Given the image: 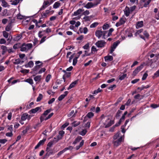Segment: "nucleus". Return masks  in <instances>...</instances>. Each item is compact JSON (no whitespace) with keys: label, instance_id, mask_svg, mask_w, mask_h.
Returning a JSON list of instances; mask_svg holds the SVG:
<instances>
[{"label":"nucleus","instance_id":"obj_1","mask_svg":"<svg viewBox=\"0 0 159 159\" xmlns=\"http://www.w3.org/2000/svg\"><path fill=\"white\" fill-rule=\"evenodd\" d=\"M51 109H48L45 111L41 115L40 117L41 122H42L44 120H46L51 117L54 114L52 112L49 114L48 116L46 117V116L51 112Z\"/></svg>","mask_w":159,"mask_h":159},{"label":"nucleus","instance_id":"obj_2","mask_svg":"<svg viewBox=\"0 0 159 159\" xmlns=\"http://www.w3.org/2000/svg\"><path fill=\"white\" fill-rule=\"evenodd\" d=\"M101 1V0H96V2L94 3L90 2H88L86 4H85L84 3H83L82 4V5H84L85 8L87 9H89L96 7L100 3Z\"/></svg>","mask_w":159,"mask_h":159},{"label":"nucleus","instance_id":"obj_3","mask_svg":"<svg viewBox=\"0 0 159 159\" xmlns=\"http://www.w3.org/2000/svg\"><path fill=\"white\" fill-rule=\"evenodd\" d=\"M114 123V120H111L108 117H107L105 121L103 123V125L105 128H107L111 126Z\"/></svg>","mask_w":159,"mask_h":159},{"label":"nucleus","instance_id":"obj_4","mask_svg":"<svg viewBox=\"0 0 159 159\" xmlns=\"http://www.w3.org/2000/svg\"><path fill=\"white\" fill-rule=\"evenodd\" d=\"M32 47L31 43L22 44L21 46L20 51L22 52H27L31 49Z\"/></svg>","mask_w":159,"mask_h":159},{"label":"nucleus","instance_id":"obj_5","mask_svg":"<svg viewBox=\"0 0 159 159\" xmlns=\"http://www.w3.org/2000/svg\"><path fill=\"white\" fill-rule=\"evenodd\" d=\"M107 31H102L101 30H98L95 32V34L96 36L99 39L102 36L103 39H106V34L107 33Z\"/></svg>","mask_w":159,"mask_h":159},{"label":"nucleus","instance_id":"obj_6","mask_svg":"<svg viewBox=\"0 0 159 159\" xmlns=\"http://www.w3.org/2000/svg\"><path fill=\"white\" fill-rule=\"evenodd\" d=\"M35 64L36 66L33 68V70L36 73L43 66V63L42 62L38 61H35Z\"/></svg>","mask_w":159,"mask_h":159},{"label":"nucleus","instance_id":"obj_7","mask_svg":"<svg viewBox=\"0 0 159 159\" xmlns=\"http://www.w3.org/2000/svg\"><path fill=\"white\" fill-rule=\"evenodd\" d=\"M127 20L126 18L125 17H122L120 18L119 21L117 22L116 24V26L117 27L120 26L124 24Z\"/></svg>","mask_w":159,"mask_h":159},{"label":"nucleus","instance_id":"obj_8","mask_svg":"<svg viewBox=\"0 0 159 159\" xmlns=\"http://www.w3.org/2000/svg\"><path fill=\"white\" fill-rule=\"evenodd\" d=\"M123 139V137L121 136L118 139L116 140H114L113 141V143L114 146L117 147L120 145Z\"/></svg>","mask_w":159,"mask_h":159},{"label":"nucleus","instance_id":"obj_9","mask_svg":"<svg viewBox=\"0 0 159 159\" xmlns=\"http://www.w3.org/2000/svg\"><path fill=\"white\" fill-rule=\"evenodd\" d=\"M106 43L104 40H99L96 42L95 45L98 47L102 48L105 46Z\"/></svg>","mask_w":159,"mask_h":159},{"label":"nucleus","instance_id":"obj_10","mask_svg":"<svg viewBox=\"0 0 159 159\" xmlns=\"http://www.w3.org/2000/svg\"><path fill=\"white\" fill-rule=\"evenodd\" d=\"M145 63L141 64L139 66L137 67L133 72V75L135 76L143 68Z\"/></svg>","mask_w":159,"mask_h":159},{"label":"nucleus","instance_id":"obj_11","mask_svg":"<svg viewBox=\"0 0 159 159\" xmlns=\"http://www.w3.org/2000/svg\"><path fill=\"white\" fill-rule=\"evenodd\" d=\"M143 29H141L136 32L135 34L136 36H137V35H139L140 38L145 40V37L142 34H140L142 32H143Z\"/></svg>","mask_w":159,"mask_h":159},{"label":"nucleus","instance_id":"obj_12","mask_svg":"<svg viewBox=\"0 0 159 159\" xmlns=\"http://www.w3.org/2000/svg\"><path fill=\"white\" fill-rule=\"evenodd\" d=\"M40 110V111H41V109L40 107H37L35 108L32 109H31L29 113L30 114L31 113H35L38 111Z\"/></svg>","mask_w":159,"mask_h":159},{"label":"nucleus","instance_id":"obj_13","mask_svg":"<svg viewBox=\"0 0 159 159\" xmlns=\"http://www.w3.org/2000/svg\"><path fill=\"white\" fill-rule=\"evenodd\" d=\"M78 80H76L75 81H74L72 82L69 85V87L67 88V89L68 90H70V89L74 87L76 85V84H77L78 83Z\"/></svg>","mask_w":159,"mask_h":159},{"label":"nucleus","instance_id":"obj_14","mask_svg":"<svg viewBox=\"0 0 159 159\" xmlns=\"http://www.w3.org/2000/svg\"><path fill=\"white\" fill-rule=\"evenodd\" d=\"M130 10L129 7L126 6L124 11L125 15L127 17L130 14Z\"/></svg>","mask_w":159,"mask_h":159},{"label":"nucleus","instance_id":"obj_15","mask_svg":"<svg viewBox=\"0 0 159 159\" xmlns=\"http://www.w3.org/2000/svg\"><path fill=\"white\" fill-rule=\"evenodd\" d=\"M68 93V92L66 91L64 92V94L61 95L58 98V100L59 101H61L67 95Z\"/></svg>","mask_w":159,"mask_h":159},{"label":"nucleus","instance_id":"obj_16","mask_svg":"<svg viewBox=\"0 0 159 159\" xmlns=\"http://www.w3.org/2000/svg\"><path fill=\"white\" fill-rule=\"evenodd\" d=\"M49 4V2L48 1H44L43 2V4L42 7L40 8V10L39 11H40L42 10H44L47 7V6Z\"/></svg>","mask_w":159,"mask_h":159},{"label":"nucleus","instance_id":"obj_17","mask_svg":"<svg viewBox=\"0 0 159 159\" xmlns=\"http://www.w3.org/2000/svg\"><path fill=\"white\" fill-rule=\"evenodd\" d=\"M1 48L2 50V55H4L7 51L8 49L6 46L2 45L1 47Z\"/></svg>","mask_w":159,"mask_h":159},{"label":"nucleus","instance_id":"obj_18","mask_svg":"<svg viewBox=\"0 0 159 159\" xmlns=\"http://www.w3.org/2000/svg\"><path fill=\"white\" fill-rule=\"evenodd\" d=\"M34 65L33 62L32 61H30L27 64H25V66L26 68H32L33 66Z\"/></svg>","mask_w":159,"mask_h":159},{"label":"nucleus","instance_id":"obj_19","mask_svg":"<svg viewBox=\"0 0 159 159\" xmlns=\"http://www.w3.org/2000/svg\"><path fill=\"white\" fill-rule=\"evenodd\" d=\"M82 139V137L80 136H78L75 139V141L73 142V144H75L79 143Z\"/></svg>","mask_w":159,"mask_h":159},{"label":"nucleus","instance_id":"obj_20","mask_svg":"<svg viewBox=\"0 0 159 159\" xmlns=\"http://www.w3.org/2000/svg\"><path fill=\"white\" fill-rule=\"evenodd\" d=\"M104 59L106 61H111L113 60V57L112 56L108 55L104 57Z\"/></svg>","mask_w":159,"mask_h":159},{"label":"nucleus","instance_id":"obj_21","mask_svg":"<svg viewBox=\"0 0 159 159\" xmlns=\"http://www.w3.org/2000/svg\"><path fill=\"white\" fill-rule=\"evenodd\" d=\"M142 0L143 2H145V3L144 4L143 6H144V7H146L148 6L149 3L151 2L152 0Z\"/></svg>","mask_w":159,"mask_h":159},{"label":"nucleus","instance_id":"obj_22","mask_svg":"<svg viewBox=\"0 0 159 159\" xmlns=\"http://www.w3.org/2000/svg\"><path fill=\"white\" fill-rule=\"evenodd\" d=\"M143 25V21H140L138 22L136 25V28L137 29H138L139 28L142 27Z\"/></svg>","mask_w":159,"mask_h":159},{"label":"nucleus","instance_id":"obj_23","mask_svg":"<svg viewBox=\"0 0 159 159\" xmlns=\"http://www.w3.org/2000/svg\"><path fill=\"white\" fill-rule=\"evenodd\" d=\"M23 62V61H22L20 59L18 58V59H15V61L13 62V63L17 65L19 64H21Z\"/></svg>","mask_w":159,"mask_h":159},{"label":"nucleus","instance_id":"obj_24","mask_svg":"<svg viewBox=\"0 0 159 159\" xmlns=\"http://www.w3.org/2000/svg\"><path fill=\"white\" fill-rule=\"evenodd\" d=\"M84 141L83 140H81V142L80 143V144L78 146L76 147V149L77 150H79L81 147H82L84 145Z\"/></svg>","mask_w":159,"mask_h":159},{"label":"nucleus","instance_id":"obj_25","mask_svg":"<svg viewBox=\"0 0 159 159\" xmlns=\"http://www.w3.org/2000/svg\"><path fill=\"white\" fill-rule=\"evenodd\" d=\"M1 2V5L3 7H6L9 6L7 2L5 0H2Z\"/></svg>","mask_w":159,"mask_h":159},{"label":"nucleus","instance_id":"obj_26","mask_svg":"<svg viewBox=\"0 0 159 159\" xmlns=\"http://www.w3.org/2000/svg\"><path fill=\"white\" fill-rule=\"evenodd\" d=\"M60 6V3L59 2H55L53 6V8L56 9L59 7Z\"/></svg>","mask_w":159,"mask_h":159},{"label":"nucleus","instance_id":"obj_27","mask_svg":"<svg viewBox=\"0 0 159 159\" xmlns=\"http://www.w3.org/2000/svg\"><path fill=\"white\" fill-rule=\"evenodd\" d=\"M82 11V9H79L76 11L74 12V15L75 16H77L80 14Z\"/></svg>","mask_w":159,"mask_h":159},{"label":"nucleus","instance_id":"obj_28","mask_svg":"<svg viewBox=\"0 0 159 159\" xmlns=\"http://www.w3.org/2000/svg\"><path fill=\"white\" fill-rule=\"evenodd\" d=\"M94 115V113L92 112H89L87 114L85 117H87L89 118H91Z\"/></svg>","mask_w":159,"mask_h":159},{"label":"nucleus","instance_id":"obj_29","mask_svg":"<svg viewBox=\"0 0 159 159\" xmlns=\"http://www.w3.org/2000/svg\"><path fill=\"white\" fill-rule=\"evenodd\" d=\"M20 1H21L20 0H14V1L11 0V2H12L11 5H16L19 3Z\"/></svg>","mask_w":159,"mask_h":159},{"label":"nucleus","instance_id":"obj_30","mask_svg":"<svg viewBox=\"0 0 159 159\" xmlns=\"http://www.w3.org/2000/svg\"><path fill=\"white\" fill-rule=\"evenodd\" d=\"M120 43V42L119 40H117L116 42H114L111 47H112L113 48L116 49V47Z\"/></svg>","mask_w":159,"mask_h":159},{"label":"nucleus","instance_id":"obj_31","mask_svg":"<svg viewBox=\"0 0 159 159\" xmlns=\"http://www.w3.org/2000/svg\"><path fill=\"white\" fill-rule=\"evenodd\" d=\"M45 30L40 31L38 33V36L40 38H41L44 35Z\"/></svg>","mask_w":159,"mask_h":159},{"label":"nucleus","instance_id":"obj_32","mask_svg":"<svg viewBox=\"0 0 159 159\" xmlns=\"http://www.w3.org/2000/svg\"><path fill=\"white\" fill-rule=\"evenodd\" d=\"M46 69L45 68H41L39 70L36 72V74H41L45 71Z\"/></svg>","mask_w":159,"mask_h":159},{"label":"nucleus","instance_id":"obj_33","mask_svg":"<svg viewBox=\"0 0 159 159\" xmlns=\"http://www.w3.org/2000/svg\"><path fill=\"white\" fill-rule=\"evenodd\" d=\"M21 46L20 43H16L13 45V48L15 49H16L20 48H21Z\"/></svg>","mask_w":159,"mask_h":159},{"label":"nucleus","instance_id":"obj_34","mask_svg":"<svg viewBox=\"0 0 159 159\" xmlns=\"http://www.w3.org/2000/svg\"><path fill=\"white\" fill-rule=\"evenodd\" d=\"M28 114L25 113L23 114L21 117V120L23 121L25 120L27 118L28 116Z\"/></svg>","mask_w":159,"mask_h":159},{"label":"nucleus","instance_id":"obj_35","mask_svg":"<svg viewBox=\"0 0 159 159\" xmlns=\"http://www.w3.org/2000/svg\"><path fill=\"white\" fill-rule=\"evenodd\" d=\"M41 75H38L36 76L34 78V80L36 81H39L41 79Z\"/></svg>","mask_w":159,"mask_h":159},{"label":"nucleus","instance_id":"obj_36","mask_svg":"<svg viewBox=\"0 0 159 159\" xmlns=\"http://www.w3.org/2000/svg\"><path fill=\"white\" fill-rule=\"evenodd\" d=\"M109 27L110 26L109 24L105 23L103 25L102 28L103 30H106L108 29Z\"/></svg>","mask_w":159,"mask_h":159},{"label":"nucleus","instance_id":"obj_37","mask_svg":"<svg viewBox=\"0 0 159 159\" xmlns=\"http://www.w3.org/2000/svg\"><path fill=\"white\" fill-rule=\"evenodd\" d=\"M114 31V29L112 28H110L108 31V33L107 36H106V38L110 36L111 35V33Z\"/></svg>","mask_w":159,"mask_h":159},{"label":"nucleus","instance_id":"obj_38","mask_svg":"<svg viewBox=\"0 0 159 159\" xmlns=\"http://www.w3.org/2000/svg\"><path fill=\"white\" fill-rule=\"evenodd\" d=\"M75 113H74V110H72L70 113L68 114L67 116L68 117H70L71 116L72 117H74L75 116Z\"/></svg>","mask_w":159,"mask_h":159},{"label":"nucleus","instance_id":"obj_39","mask_svg":"<svg viewBox=\"0 0 159 159\" xmlns=\"http://www.w3.org/2000/svg\"><path fill=\"white\" fill-rule=\"evenodd\" d=\"M87 132V130L86 129H84L80 132L79 134L83 136L86 134Z\"/></svg>","mask_w":159,"mask_h":159},{"label":"nucleus","instance_id":"obj_40","mask_svg":"<svg viewBox=\"0 0 159 159\" xmlns=\"http://www.w3.org/2000/svg\"><path fill=\"white\" fill-rule=\"evenodd\" d=\"M43 97V95L41 93L39 94L38 97L37 98L36 101L38 102H39L42 99Z\"/></svg>","mask_w":159,"mask_h":159},{"label":"nucleus","instance_id":"obj_41","mask_svg":"<svg viewBox=\"0 0 159 159\" xmlns=\"http://www.w3.org/2000/svg\"><path fill=\"white\" fill-rule=\"evenodd\" d=\"M25 81L27 83H29L30 84L32 85L33 84V81L32 79H27Z\"/></svg>","mask_w":159,"mask_h":159},{"label":"nucleus","instance_id":"obj_42","mask_svg":"<svg viewBox=\"0 0 159 159\" xmlns=\"http://www.w3.org/2000/svg\"><path fill=\"white\" fill-rule=\"evenodd\" d=\"M127 76L126 74H124L123 75L119 76V79L121 80H123Z\"/></svg>","mask_w":159,"mask_h":159},{"label":"nucleus","instance_id":"obj_43","mask_svg":"<svg viewBox=\"0 0 159 159\" xmlns=\"http://www.w3.org/2000/svg\"><path fill=\"white\" fill-rule=\"evenodd\" d=\"M98 24V22H95L90 25V27L91 28H95L96 27Z\"/></svg>","mask_w":159,"mask_h":159},{"label":"nucleus","instance_id":"obj_44","mask_svg":"<svg viewBox=\"0 0 159 159\" xmlns=\"http://www.w3.org/2000/svg\"><path fill=\"white\" fill-rule=\"evenodd\" d=\"M122 111L120 110H118L117 112L116 115V118H119L120 116V114L122 113Z\"/></svg>","mask_w":159,"mask_h":159},{"label":"nucleus","instance_id":"obj_45","mask_svg":"<svg viewBox=\"0 0 159 159\" xmlns=\"http://www.w3.org/2000/svg\"><path fill=\"white\" fill-rule=\"evenodd\" d=\"M142 96H141L139 94H138L134 96V98L136 99H139L140 100L143 98V97L140 98Z\"/></svg>","mask_w":159,"mask_h":159},{"label":"nucleus","instance_id":"obj_46","mask_svg":"<svg viewBox=\"0 0 159 159\" xmlns=\"http://www.w3.org/2000/svg\"><path fill=\"white\" fill-rule=\"evenodd\" d=\"M51 77V75L50 74H48L47 76L46 77V78H45V81L47 82H48Z\"/></svg>","mask_w":159,"mask_h":159},{"label":"nucleus","instance_id":"obj_47","mask_svg":"<svg viewBox=\"0 0 159 159\" xmlns=\"http://www.w3.org/2000/svg\"><path fill=\"white\" fill-rule=\"evenodd\" d=\"M2 34L3 36L4 37L6 38H8V33L6 32V31H4L2 32Z\"/></svg>","mask_w":159,"mask_h":159},{"label":"nucleus","instance_id":"obj_48","mask_svg":"<svg viewBox=\"0 0 159 159\" xmlns=\"http://www.w3.org/2000/svg\"><path fill=\"white\" fill-rule=\"evenodd\" d=\"M83 19L85 21H89L90 20V18L89 16H85L83 17Z\"/></svg>","mask_w":159,"mask_h":159},{"label":"nucleus","instance_id":"obj_49","mask_svg":"<svg viewBox=\"0 0 159 159\" xmlns=\"http://www.w3.org/2000/svg\"><path fill=\"white\" fill-rule=\"evenodd\" d=\"M46 36H44L41 39L40 41V44H41L44 42L46 40Z\"/></svg>","mask_w":159,"mask_h":159},{"label":"nucleus","instance_id":"obj_50","mask_svg":"<svg viewBox=\"0 0 159 159\" xmlns=\"http://www.w3.org/2000/svg\"><path fill=\"white\" fill-rule=\"evenodd\" d=\"M143 35L146 38H148V37L149 36V34L146 31H144L143 32Z\"/></svg>","mask_w":159,"mask_h":159},{"label":"nucleus","instance_id":"obj_51","mask_svg":"<svg viewBox=\"0 0 159 159\" xmlns=\"http://www.w3.org/2000/svg\"><path fill=\"white\" fill-rule=\"evenodd\" d=\"M51 9H50L49 10H47L46 11V12H45L43 13L42 16L44 17H46L47 16V15L48 14V13L49 12V10Z\"/></svg>","mask_w":159,"mask_h":159},{"label":"nucleus","instance_id":"obj_52","mask_svg":"<svg viewBox=\"0 0 159 159\" xmlns=\"http://www.w3.org/2000/svg\"><path fill=\"white\" fill-rule=\"evenodd\" d=\"M102 89H101L100 88H98L97 90H95L94 91L93 94H96L98 93L101 92L102 91Z\"/></svg>","mask_w":159,"mask_h":159},{"label":"nucleus","instance_id":"obj_53","mask_svg":"<svg viewBox=\"0 0 159 159\" xmlns=\"http://www.w3.org/2000/svg\"><path fill=\"white\" fill-rule=\"evenodd\" d=\"M89 43H88L85 45L83 47V48L84 49L88 50L89 48Z\"/></svg>","mask_w":159,"mask_h":159},{"label":"nucleus","instance_id":"obj_54","mask_svg":"<svg viewBox=\"0 0 159 159\" xmlns=\"http://www.w3.org/2000/svg\"><path fill=\"white\" fill-rule=\"evenodd\" d=\"M6 43V40L3 38L1 39H0V44H4Z\"/></svg>","mask_w":159,"mask_h":159},{"label":"nucleus","instance_id":"obj_55","mask_svg":"<svg viewBox=\"0 0 159 159\" xmlns=\"http://www.w3.org/2000/svg\"><path fill=\"white\" fill-rule=\"evenodd\" d=\"M70 74L71 73L70 72H67L63 76L66 78H68L70 76Z\"/></svg>","mask_w":159,"mask_h":159},{"label":"nucleus","instance_id":"obj_56","mask_svg":"<svg viewBox=\"0 0 159 159\" xmlns=\"http://www.w3.org/2000/svg\"><path fill=\"white\" fill-rule=\"evenodd\" d=\"M7 130L10 132H12L13 131V125H11L8 126Z\"/></svg>","mask_w":159,"mask_h":159},{"label":"nucleus","instance_id":"obj_57","mask_svg":"<svg viewBox=\"0 0 159 159\" xmlns=\"http://www.w3.org/2000/svg\"><path fill=\"white\" fill-rule=\"evenodd\" d=\"M131 100L130 99H129L126 103L125 104V105L127 106H129L131 105Z\"/></svg>","mask_w":159,"mask_h":159},{"label":"nucleus","instance_id":"obj_58","mask_svg":"<svg viewBox=\"0 0 159 159\" xmlns=\"http://www.w3.org/2000/svg\"><path fill=\"white\" fill-rule=\"evenodd\" d=\"M150 107L152 108L155 109L159 107V106L157 104H152L151 105Z\"/></svg>","mask_w":159,"mask_h":159},{"label":"nucleus","instance_id":"obj_59","mask_svg":"<svg viewBox=\"0 0 159 159\" xmlns=\"http://www.w3.org/2000/svg\"><path fill=\"white\" fill-rule=\"evenodd\" d=\"M11 30V26L10 25H7L5 28V30L7 31H9Z\"/></svg>","mask_w":159,"mask_h":159},{"label":"nucleus","instance_id":"obj_60","mask_svg":"<svg viewBox=\"0 0 159 159\" xmlns=\"http://www.w3.org/2000/svg\"><path fill=\"white\" fill-rule=\"evenodd\" d=\"M29 128L28 127H26V128L25 129L23 130L22 131V133L23 135H25L27 133V132L28 130H29Z\"/></svg>","mask_w":159,"mask_h":159},{"label":"nucleus","instance_id":"obj_61","mask_svg":"<svg viewBox=\"0 0 159 159\" xmlns=\"http://www.w3.org/2000/svg\"><path fill=\"white\" fill-rule=\"evenodd\" d=\"M75 54L74 53L71 55L70 57H69V62L70 63H71L72 62V60L74 58Z\"/></svg>","mask_w":159,"mask_h":159},{"label":"nucleus","instance_id":"obj_62","mask_svg":"<svg viewBox=\"0 0 159 159\" xmlns=\"http://www.w3.org/2000/svg\"><path fill=\"white\" fill-rule=\"evenodd\" d=\"M7 141V140L6 139H0V143L2 144L5 143Z\"/></svg>","mask_w":159,"mask_h":159},{"label":"nucleus","instance_id":"obj_63","mask_svg":"<svg viewBox=\"0 0 159 159\" xmlns=\"http://www.w3.org/2000/svg\"><path fill=\"white\" fill-rule=\"evenodd\" d=\"M55 100V98H52L51 99L49 100L48 102V103L49 104H50L52 103L53 102H54V101Z\"/></svg>","mask_w":159,"mask_h":159},{"label":"nucleus","instance_id":"obj_64","mask_svg":"<svg viewBox=\"0 0 159 159\" xmlns=\"http://www.w3.org/2000/svg\"><path fill=\"white\" fill-rule=\"evenodd\" d=\"M78 61L77 60L74 59V58L73 60L72 65L73 66H75L76 64Z\"/></svg>","mask_w":159,"mask_h":159}]
</instances>
